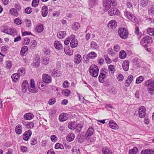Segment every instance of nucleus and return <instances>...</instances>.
<instances>
[{
	"mask_svg": "<svg viewBox=\"0 0 154 154\" xmlns=\"http://www.w3.org/2000/svg\"><path fill=\"white\" fill-rule=\"evenodd\" d=\"M144 86L147 87L148 92L151 95L154 94V80L149 79L146 81L144 83Z\"/></svg>",
	"mask_w": 154,
	"mask_h": 154,
	"instance_id": "f257e3e1",
	"label": "nucleus"
},
{
	"mask_svg": "<svg viewBox=\"0 0 154 154\" xmlns=\"http://www.w3.org/2000/svg\"><path fill=\"white\" fill-rule=\"evenodd\" d=\"M2 32L11 35L13 36L17 34L15 29H11L8 26L3 27L2 29Z\"/></svg>",
	"mask_w": 154,
	"mask_h": 154,
	"instance_id": "f03ea898",
	"label": "nucleus"
},
{
	"mask_svg": "<svg viewBox=\"0 0 154 154\" xmlns=\"http://www.w3.org/2000/svg\"><path fill=\"white\" fill-rule=\"evenodd\" d=\"M99 69L95 65H91L89 68V72L91 76L94 77H97L98 75Z\"/></svg>",
	"mask_w": 154,
	"mask_h": 154,
	"instance_id": "7ed1b4c3",
	"label": "nucleus"
},
{
	"mask_svg": "<svg viewBox=\"0 0 154 154\" xmlns=\"http://www.w3.org/2000/svg\"><path fill=\"white\" fill-rule=\"evenodd\" d=\"M120 36L122 38L125 39L128 36V31L125 28H120L118 30Z\"/></svg>",
	"mask_w": 154,
	"mask_h": 154,
	"instance_id": "20e7f679",
	"label": "nucleus"
},
{
	"mask_svg": "<svg viewBox=\"0 0 154 154\" xmlns=\"http://www.w3.org/2000/svg\"><path fill=\"white\" fill-rule=\"evenodd\" d=\"M94 132V129L91 127H90L87 130L85 135V138L86 140H88L90 137L92 135Z\"/></svg>",
	"mask_w": 154,
	"mask_h": 154,
	"instance_id": "39448f33",
	"label": "nucleus"
},
{
	"mask_svg": "<svg viewBox=\"0 0 154 154\" xmlns=\"http://www.w3.org/2000/svg\"><path fill=\"white\" fill-rule=\"evenodd\" d=\"M43 81L45 83L49 84L52 82V78L51 76L47 74H44L42 76Z\"/></svg>",
	"mask_w": 154,
	"mask_h": 154,
	"instance_id": "423d86ee",
	"label": "nucleus"
},
{
	"mask_svg": "<svg viewBox=\"0 0 154 154\" xmlns=\"http://www.w3.org/2000/svg\"><path fill=\"white\" fill-rule=\"evenodd\" d=\"M70 37L72 38L70 43V46L72 48H75L78 45V41L75 38V36L74 35H71Z\"/></svg>",
	"mask_w": 154,
	"mask_h": 154,
	"instance_id": "0eeeda50",
	"label": "nucleus"
},
{
	"mask_svg": "<svg viewBox=\"0 0 154 154\" xmlns=\"http://www.w3.org/2000/svg\"><path fill=\"white\" fill-rule=\"evenodd\" d=\"M152 42V40L151 37L149 36H145L143 38L140 42L142 44L143 43H146L147 44H151Z\"/></svg>",
	"mask_w": 154,
	"mask_h": 154,
	"instance_id": "6e6552de",
	"label": "nucleus"
},
{
	"mask_svg": "<svg viewBox=\"0 0 154 154\" xmlns=\"http://www.w3.org/2000/svg\"><path fill=\"white\" fill-rule=\"evenodd\" d=\"M69 118V115L66 113H62L59 116V120L60 122L66 121Z\"/></svg>",
	"mask_w": 154,
	"mask_h": 154,
	"instance_id": "1a4fd4ad",
	"label": "nucleus"
},
{
	"mask_svg": "<svg viewBox=\"0 0 154 154\" xmlns=\"http://www.w3.org/2000/svg\"><path fill=\"white\" fill-rule=\"evenodd\" d=\"M103 5L105 10L106 11L108 10L111 7L110 1L109 0H104L103 1Z\"/></svg>",
	"mask_w": 154,
	"mask_h": 154,
	"instance_id": "9d476101",
	"label": "nucleus"
},
{
	"mask_svg": "<svg viewBox=\"0 0 154 154\" xmlns=\"http://www.w3.org/2000/svg\"><path fill=\"white\" fill-rule=\"evenodd\" d=\"M29 85L28 82L24 80L23 81L22 85V91L23 93L26 92L29 88Z\"/></svg>",
	"mask_w": 154,
	"mask_h": 154,
	"instance_id": "9b49d317",
	"label": "nucleus"
},
{
	"mask_svg": "<svg viewBox=\"0 0 154 154\" xmlns=\"http://www.w3.org/2000/svg\"><path fill=\"white\" fill-rule=\"evenodd\" d=\"M146 111V109L144 106H142L140 108L139 110V117L142 118L145 116Z\"/></svg>",
	"mask_w": 154,
	"mask_h": 154,
	"instance_id": "f8f14e48",
	"label": "nucleus"
},
{
	"mask_svg": "<svg viewBox=\"0 0 154 154\" xmlns=\"http://www.w3.org/2000/svg\"><path fill=\"white\" fill-rule=\"evenodd\" d=\"M108 13L109 15L111 16L113 15H118L119 14L120 12L118 9L115 8V9L112 8L110 10L108 11Z\"/></svg>",
	"mask_w": 154,
	"mask_h": 154,
	"instance_id": "ddd939ff",
	"label": "nucleus"
},
{
	"mask_svg": "<svg viewBox=\"0 0 154 154\" xmlns=\"http://www.w3.org/2000/svg\"><path fill=\"white\" fill-rule=\"evenodd\" d=\"M82 59L81 56L80 54H76L74 56V62L76 64H79L81 61Z\"/></svg>",
	"mask_w": 154,
	"mask_h": 154,
	"instance_id": "4468645a",
	"label": "nucleus"
},
{
	"mask_svg": "<svg viewBox=\"0 0 154 154\" xmlns=\"http://www.w3.org/2000/svg\"><path fill=\"white\" fill-rule=\"evenodd\" d=\"M32 134V132L30 130H29L28 131H26L23 134V139L25 140H27Z\"/></svg>",
	"mask_w": 154,
	"mask_h": 154,
	"instance_id": "2eb2a0df",
	"label": "nucleus"
},
{
	"mask_svg": "<svg viewBox=\"0 0 154 154\" xmlns=\"http://www.w3.org/2000/svg\"><path fill=\"white\" fill-rule=\"evenodd\" d=\"M109 127L113 129H117L118 128V125L113 121H110L109 123Z\"/></svg>",
	"mask_w": 154,
	"mask_h": 154,
	"instance_id": "dca6fc26",
	"label": "nucleus"
},
{
	"mask_svg": "<svg viewBox=\"0 0 154 154\" xmlns=\"http://www.w3.org/2000/svg\"><path fill=\"white\" fill-rule=\"evenodd\" d=\"M129 62L128 60H125L123 63L122 67L124 70L127 71L129 69Z\"/></svg>",
	"mask_w": 154,
	"mask_h": 154,
	"instance_id": "f3484780",
	"label": "nucleus"
},
{
	"mask_svg": "<svg viewBox=\"0 0 154 154\" xmlns=\"http://www.w3.org/2000/svg\"><path fill=\"white\" fill-rule=\"evenodd\" d=\"M124 15L127 18L129 19H136V17L129 12L125 11L124 12Z\"/></svg>",
	"mask_w": 154,
	"mask_h": 154,
	"instance_id": "a211bd4d",
	"label": "nucleus"
},
{
	"mask_svg": "<svg viewBox=\"0 0 154 154\" xmlns=\"http://www.w3.org/2000/svg\"><path fill=\"white\" fill-rule=\"evenodd\" d=\"M117 26V23L115 20H111L108 24V26L112 29L115 28Z\"/></svg>",
	"mask_w": 154,
	"mask_h": 154,
	"instance_id": "6ab92c4d",
	"label": "nucleus"
},
{
	"mask_svg": "<svg viewBox=\"0 0 154 154\" xmlns=\"http://www.w3.org/2000/svg\"><path fill=\"white\" fill-rule=\"evenodd\" d=\"M51 75L54 77H58L61 75V73L59 70L54 69L52 72Z\"/></svg>",
	"mask_w": 154,
	"mask_h": 154,
	"instance_id": "aec40b11",
	"label": "nucleus"
},
{
	"mask_svg": "<svg viewBox=\"0 0 154 154\" xmlns=\"http://www.w3.org/2000/svg\"><path fill=\"white\" fill-rule=\"evenodd\" d=\"M48 8L47 6H44L42 8V15L43 17H45L48 14Z\"/></svg>",
	"mask_w": 154,
	"mask_h": 154,
	"instance_id": "412c9836",
	"label": "nucleus"
},
{
	"mask_svg": "<svg viewBox=\"0 0 154 154\" xmlns=\"http://www.w3.org/2000/svg\"><path fill=\"white\" fill-rule=\"evenodd\" d=\"M141 154H154V151L150 149L143 150L140 152Z\"/></svg>",
	"mask_w": 154,
	"mask_h": 154,
	"instance_id": "4be33fe9",
	"label": "nucleus"
},
{
	"mask_svg": "<svg viewBox=\"0 0 154 154\" xmlns=\"http://www.w3.org/2000/svg\"><path fill=\"white\" fill-rule=\"evenodd\" d=\"M24 117L26 120H30L33 118L34 115L32 113H27L24 115Z\"/></svg>",
	"mask_w": 154,
	"mask_h": 154,
	"instance_id": "5701e85b",
	"label": "nucleus"
},
{
	"mask_svg": "<svg viewBox=\"0 0 154 154\" xmlns=\"http://www.w3.org/2000/svg\"><path fill=\"white\" fill-rule=\"evenodd\" d=\"M54 45L55 48L57 49L60 50L62 48V45L59 41H56L54 43Z\"/></svg>",
	"mask_w": 154,
	"mask_h": 154,
	"instance_id": "b1692460",
	"label": "nucleus"
},
{
	"mask_svg": "<svg viewBox=\"0 0 154 154\" xmlns=\"http://www.w3.org/2000/svg\"><path fill=\"white\" fill-rule=\"evenodd\" d=\"M102 152L104 154H113L111 150L107 147H103L102 149Z\"/></svg>",
	"mask_w": 154,
	"mask_h": 154,
	"instance_id": "393cba45",
	"label": "nucleus"
},
{
	"mask_svg": "<svg viewBox=\"0 0 154 154\" xmlns=\"http://www.w3.org/2000/svg\"><path fill=\"white\" fill-rule=\"evenodd\" d=\"M98 0H89L88 1V6L90 8H92L97 4Z\"/></svg>",
	"mask_w": 154,
	"mask_h": 154,
	"instance_id": "a878e982",
	"label": "nucleus"
},
{
	"mask_svg": "<svg viewBox=\"0 0 154 154\" xmlns=\"http://www.w3.org/2000/svg\"><path fill=\"white\" fill-rule=\"evenodd\" d=\"M28 50V48L27 46H24L22 47L20 52V55L24 56L26 54V52Z\"/></svg>",
	"mask_w": 154,
	"mask_h": 154,
	"instance_id": "bb28decb",
	"label": "nucleus"
},
{
	"mask_svg": "<svg viewBox=\"0 0 154 154\" xmlns=\"http://www.w3.org/2000/svg\"><path fill=\"white\" fill-rule=\"evenodd\" d=\"M133 79V75H130L128 76L126 80V82L125 83V86H126L127 87L129 85Z\"/></svg>",
	"mask_w": 154,
	"mask_h": 154,
	"instance_id": "cd10ccee",
	"label": "nucleus"
},
{
	"mask_svg": "<svg viewBox=\"0 0 154 154\" xmlns=\"http://www.w3.org/2000/svg\"><path fill=\"white\" fill-rule=\"evenodd\" d=\"M20 76L18 73H17L13 74L11 75V77L14 82H16L19 79Z\"/></svg>",
	"mask_w": 154,
	"mask_h": 154,
	"instance_id": "c85d7f7f",
	"label": "nucleus"
},
{
	"mask_svg": "<svg viewBox=\"0 0 154 154\" xmlns=\"http://www.w3.org/2000/svg\"><path fill=\"white\" fill-rule=\"evenodd\" d=\"M75 137V136L74 134L70 133L67 136L66 140L68 141H72L74 139Z\"/></svg>",
	"mask_w": 154,
	"mask_h": 154,
	"instance_id": "c756f323",
	"label": "nucleus"
},
{
	"mask_svg": "<svg viewBox=\"0 0 154 154\" xmlns=\"http://www.w3.org/2000/svg\"><path fill=\"white\" fill-rule=\"evenodd\" d=\"M97 55L96 53L92 51L88 54L87 55V57L89 59H93L97 57Z\"/></svg>",
	"mask_w": 154,
	"mask_h": 154,
	"instance_id": "7c9ffc66",
	"label": "nucleus"
},
{
	"mask_svg": "<svg viewBox=\"0 0 154 154\" xmlns=\"http://www.w3.org/2000/svg\"><path fill=\"white\" fill-rule=\"evenodd\" d=\"M22 125L19 124L15 128V131L16 133L18 134H21L22 132Z\"/></svg>",
	"mask_w": 154,
	"mask_h": 154,
	"instance_id": "2f4dec72",
	"label": "nucleus"
},
{
	"mask_svg": "<svg viewBox=\"0 0 154 154\" xmlns=\"http://www.w3.org/2000/svg\"><path fill=\"white\" fill-rule=\"evenodd\" d=\"M33 64L35 67H38L40 63V58L39 57H36L33 60Z\"/></svg>",
	"mask_w": 154,
	"mask_h": 154,
	"instance_id": "473e14b6",
	"label": "nucleus"
},
{
	"mask_svg": "<svg viewBox=\"0 0 154 154\" xmlns=\"http://www.w3.org/2000/svg\"><path fill=\"white\" fill-rule=\"evenodd\" d=\"M106 74L100 73L99 76V82L100 83H103L104 82V79L106 77Z\"/></svg>",
	"mask_w": 154,
	"mask_h": 154,
	"instance_id": "72a5a7b5",
	"label": "nucleus"
},
{
	"mask_svg": "<svg viewBox=\"0 0 154 154\" xmlns=\"http://www.w3.org/2000/svg\"><path fill=\"white\" fill-rule=\"evenodd\" d=\"M66 33L65 31L59 32L57 34V37L60 38L62 39L66 36Z\"/></svg>",
	"mask_w": 154,
	"mask_h": 154,
	"instance_id": "f704fd0d",
	"label": "nucleus"
},
{
	"mask_svg": "<svg viewBox=\"0 0 154 154\" xmlns=\"http://www.w3.org/2000/svg\"><path fill=\"white\" fill-rule=\"evenodd\" d=\"M43 25L39 24L36 27L35 30L37 32H41L43 31Z\"/></svg>",
	"mask_w": 154,
	"mask_h": 154,
	"instance_id": "c9c22d12",
	"label": "nucleus"
},
{
	"mask_svg": "<svg viewBox=\"0 0 154 154\" xmlns=\"http://www.w3.org/2000/svg\"><path fill=\"white\" fill-rule=\"evenodd\" d=\"M25 69L23 68H21L19 69L18 70L17 73L20 76H23L25 73Z\"/></svg>",
	"mask_w": 154,
	"mask_h": 154,
	"instance_id": "e433bc0d",
	"label": "nucleus"
},
{
	"mask_svg": "<svg viewBox=\"0 0 154 154\" xmlns=\"http://www.w3.org/2000/svg\"><path fill=\"white\" fill-rule=\"evenodd\" d=\"M64 51L65 53L67 55H72L73 54V51L70 50L69 48L66 47L64 48Z\"/></svg>",
	"mask_w": 154,
	"mask_h": 154,
	"instance_id": "4c0bfd02",
	"label": "nucleus"
},
{
	"mask_svg": "<svg viewBox=\"0 0 154 154\" xmlns=\"http://www.w3.org/2000/svg\"><path fill=\"white\" fill-rule=\"evenodd\" d=\"M49 59L48 58L44 57L42 58V62L43 64L46 65L49 63Z\"/></svg>",
	"mask_w": 154,
	"mask_h": 154,
	"instance_id": "58836bf2",
	"label": "nucleus"
},
{
	"mask_svg": "<svg viewBox=\"0 0 154 154\" xmlns=\"http://www.w3.org/2000/svg\"><path fill=\"white\" fill-rule=\"evenodd\" d=\"M10 13L13 16L17 17L18 15V13L17 10L14 8H11L9 11Z\"/></svg>",
	"mask_w": 154,
	"mask_h": 154,
	"instance_id": "ea45409f",
	"label": "nucleus"
},
{
	"mask_svg": "<svg viewBox=\"0 0 154 154\" xmlns=\"http://www.w3.org/2000/svg\"><path fill=\"white\" fill-rule=\"evenodd\" d=\"M126 56V54L124 50H122L119 54V57L122 59L125 58Z\"/></svg>",
	"mask_w": 154,
	"mask_h": 154,
	"instance_id": "a19ab883",
	"label": "nucleus"
},
{
	"mask_svg": "<svg viewBox=\"0 0 154 154\" xmlns=\"http://www.w3.org/2000/svg\"><path fill=\"white\" fill-rule=\"evenodd\" d=\"M147 33L150 35L154 36V28H149L147 29Z\"/></svg>",
	"mask_w": 154,
	"mask_h": 154,
	"instance_id": "79ce46f5",
	"label": "nucleus"
},
{
	"mask_svg": "<svg viewBox=\"0 0 154 154\" xmlns=\"http://www.w3.org/2000/svg\"><path fill=\"white\" fill-rule=\"evenodd\" d=\"M83 127V125L81 124H79L76 125L75 127V129L78 132H80Z\"/></svg>",
	"mask_w": 154,
	"mask_h": 154,
	"instance_id": "37998d69",
	"label": "nucleus"
},
{
	"mask_svg": "<svg viewBox=\"0 0 154 154\" xmlns=\"http://www.w3.org/2000/svg\"><path fill=\"white\" fill-rule=\"evenodd\" d=\"M80 26V24L78 22H75L72 25V28L74 30H76L79 28Z\"/></svg>",
	"mask_w": 154,
	"mask_h": 154,
	"instance_id": "c03bdc74",
	"label": "nucleus"
},
{
	"mask_svg": "<svg viewBox=\"0 0 154 154\" xmlns=\"http://www.w3.org/2000/svg\"><path fill=\"white\" fill-rule=\"evenodd\" d=\"M34 125V123L32 122H28L25 125V126L28 128H33Z\"/></svg>",
	"mask_w": 154,
	"mask_h": 154,
	"instance_id": "a18cd8bd",
	"label": "nucleus"
},
{
	"mask_svg": "<svg viewBox=\"0 0 154 154\" xmlns=\"http://www.w3.org/2000/svg\"><path fill=\"white\" fill-rule=\"evenodd\" d=\"M144 78L142 76H140L137 78L136 80V83L139 84L141 83L144 80Z\"/></svg>",
	"mask_w": 154,
	"mask_h": 154,
	"instance_id": "49530a36",
	"label": "nucleus"
},
{
	"mask_svg": "<svg viewBox=\"0 0 154 154\" xmlns=\"http://www.w3.org/2000/svg\"><path fill=\"white\" fill-rule=\"evenodd\" d=\"M138 151V149L136 147H134L133 149L129 151V154H136Z\"/></svg>",
	"mask_w": 154,
	"mask_h": 154,
	"instance_id": "de8ad7c7",
	"label": "nucleus"
},
{
	"mask_svg": "<svg viewBox=\"0 0 154 154\" xmlns=\"http://www.w3.org/2000/svg\"><path fill=\"white\" fill-rule=\"evenodd\" d=\"M63 93L65 96L68 97L69 96L71 92L70 90L66 89L63 90Z\"/></svg>",
	"mask_w": 154,
	"mask_h": 154,
	"instance_id": "09e8293b",
	"label": "nucleus"
},
{
	"mask_svg": "<svg viewBox=\"0 0 154 154\" xmlns=\"http://www.w3.org/2000/svg\"><path fill=\"white\" fill-rule=\"evenodd\" d=\"M6 67L7 68L10 69L12 67V64L11 61H7L5 62Z\"/></svg>",
	"mask_w": 154,
	"mask_h": 154,
	"instance_id": "8fccbe9b",
	"label": "nucleus"
},
{
	"mask_svg": "<svg viewBox=\"0 0 154 154\" xmlns=\"http://www.w3.org/2000/svg\"><path fill=\"white\" fill-rule=\"evenodd\" d=\"M39 0H33L32 5L33 7H35L38 5Z\"/></svg>",
	"mask_w": 154,
	"mask_h": 154,
	"instance_id": "3c124183",
	"label": "nucleus"
},
{
	"mask_svg": "<svg viewBox=\"0 0 154 154\" xmlns=\"http://www.w3.org/2000/svg\"><path fill=\"white\" fill-rule=\"evenodd\" d=\"M30 87L33 89H35V81L34 79H32L30 80Z\"/></svg>",
	"mask_w": 154,
	"mask_h": 154,
	"instance_id": "603ef678",
	"label": "nucleus"
},
{
	"mask_svg": "<svg viewBox=\"0 0 154 154\" xmlns=\"http://www.w3.org/2000/svg\"><path fill=\"white\" fill-rule=\"evenodd\" d=\"M108 54L111 56H114L115 54V52H114L113 51V50L112 48H109L108 50Z\"/></svg>",
	"mask_w": 154,
	"mask_h": 154,
	"instance_id": "864d4df0",
	"label": "nucleus"
},
{
	"mask_svg": "<svg viewBox=\"0 0 154 154\" xmlns=\"http://www.w3.org/2000/svg\"><path fill=\"white\" fill-rule=\"evenodd\" d=\"M75 127L74 124L72 122H69L68 124V127L70 129H75Z\"/></svg>",
	"mask_w": 154,
	"mask_h": 154,
	"instance_id": "5fc2aeb1",
	"label": "nucleus"
},
{
	"mask_svg": "<svg viewBox=\"0 0 154 154\" xmlns=\"http://www.w3.org/2000/svg\"><path fill=\"white\" fill-rule=\"evenodd\" d=\"M30 141L31 144L32 145H34L37 143V140L35 138H32Z\"/></svg>",
	"mask_w": 154,
	"mask_h": 154,
	"instance_id": "6e6d98bb",
	"label": "nucleus"
},
{
	"mask_svg": "<svg viewBox=\"0 0 154 154\" xmlns=\"http://www.w3.org/2000/svg\"><path fill=\"white\" fill-rule=\"evenodd\" d=\"M20 149L23 152H26L28 151L27 147L24 146H21L20 147Z\"/></svg>",
	"mask_w": 154,
	"mask_h": 154,
	"instance_id": "4d7b16f0",
	"label": "nucleus"
},
{
	"mask_svg": "<svg viewBox=\"0 0 154 154\" xmlns=\"http://www.w3.org/2000/svg\"><path fill=\"white\" fill-rule=\"evenodd\" d=\"M109 70L111 72V73H114L115 71V68L114 66L112 65H110L109 66Z\"/></svg>",
	"mask_w": 154,
	"mask_h": 154,
	"instance_id": "13d9d810",
	"label": "nucleus"
},
{
	"mask_svg": "<svg viewBox=\"0 0 154 154\" xmlns=\"http://www.w3.org/2000/svg\"><path fill=\"white\" fill-rule=\"evenodd\" d=\"M31 44V47L32 48H35L37 45V43L36 42V41L35 40H33L32 41Z\"/></svg>",
	"mask_w": 154,
	"mask_h": 154,
	"instance_id": "bf43d9fd",
	"label": "nucleus"
},
{
	"mask_svg": "<svg viewBox=\"0 0 154 154\" xmlns=\"http://www.w3.org/2000/svg\"><path fill=\"white\" fill-rule=\"evenodd\" d=\"M71 40H72V38H71L70 36L64 41L65 45H68L69 44L70 41H71Z\"/></svg>",
	"mask_w": 154,
	"mask_h": 154,
	"instance_id": "052dcab7",
	"label": "nucleus"
},
{
	"mask_svg": "<svg viewBox=\"0 0 154 154\" xmlns=\"http://www.w3.org/2000/svg\"><path fill=\"white\" fill-rule=\"evenodd\" d=\"M25 23L27 27H29L31 26V23L30 20H25Z\"/></svg>",
	"mask_w": 154,
	"mask_h": 154,
	"instance_id": "680f3d73",
	"label": "nucleus"
},
{
	"mask_svg": "<svg viewBox=\"0 0 154 154\" xmlns=\"http://www.w3.org/2000/svg\"><path fill=\"white\" fill-rule=\"evenodd\" d=\"M114 50L116 52L119 51L120 50V47L118 45H115L113 47Z\"/></svg>",
	"mask_w": 154,
	"mask_h": 154,
	"instance_id": "e2e57ef3",
	"label": "nucleus"
},
{
	"mask_svg": "<svg viewBox=\"0 0 154 154\" xmlns=\"http://www.w3.org/2000/svg\"><path fill=\"white\" fill-rule=\"evenodd\" d=\"M56 102V100L55 98H52L49 100L48 101L49 104L51 105L54 104Z\"/></svg>",
	"mask_w": 154,
	"mask_h": 154,
	"instance_id": "0e129e2a",
	"label": "nucleus"
},
{
	"mask_svg": "<svg viewBox=\"0 0 154 154\" xmlns=\"http://www.w3.org/2000/svg\"><path fill=\"white\" fill-rule=\"evenodd\" d=\"M69 83L67 81H65L63 84V86L64 88H67L69 87Z\"/></svg>",
	"mask_w": 154,
	"mask_h": 154,
	"instance_id": "69168bd1",
	"label": "nucleus"
},
{
	"mask_svg": "<svg viewBox=\"0 0 154 154\" xmlns=\"http://www.w3.org/2000/svg\"><path fill=\"white\" fill-rule=\"evenodd\" d=\"M32 11V9L30 8H27L25 10V12L28 14L30 13Z\"/></svg>",
	"mask_w": 154,
	"mask_h": 154,
	"instance_id": "338daca9",
	"label": "nucleus"
},
{
	"mask_svg": "<svg viewBox=\"0 0 154 154\" xmlns=\"http://www.w3.org/2000/svg\"><path fill=\"white\" fill-rule=\"evenodd\" d=\"M117 79L119 81H122L124 79L123 76L121 74H119L118 75Z\"/></svg>",
	"mask_w": 154,
	"mask_h": 154,
	"instance_id": "774afa93",
	"label": "nucleus"
}]
</instances>
